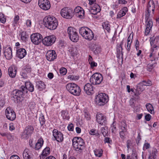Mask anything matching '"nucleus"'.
<instances>
[{
    "label": "nucleus",
    "mask_w": 159,
    "mask_h": 159,
    "mask_svg": "<svg viewBox=\"0 0 159 159\" xmlns=\"http://www.w3.org/2000/svg\"><path fill=\"white\" fill-rule=\"evenodd\" d=\"M43 21L45 26L50 30L56 29L58 25L57 20L55 17L50 16L45 17Z\"/></svg>",
    "instance_id": "1"
},
{
    "label": "nucleus",
    "mask_w": 159,
    "mask_h": 159,
    "mask_svg": "<svg viewBox=\"0 0 159 159\" xmlns=\"http://www.w3.org/2000/svg\"><path fill=\"white\" fill-rule=\"evenodd\" d=\"M72 142L73 148L76 151H81L84 147V142L80 137H74L72 139Z\"/></svg>",
    "instance_id": "2"
},
{
    "label": "nucleus",
    "mask_w": 159,
    "mask_h": 159,
    "mask_svg": "<svg viewBox=\"0 0 159 159\" xmlns=\"http://www.w3.org/2000/svg\"><path fill=\"white\" fill-rule=\"evenodd\" d=\"M66 88L70 93L76 96L80 95L81 92L80 87L74 83H69L66 86Z\"/></svg>",
    "instance_id": "3"
},
{
    "label": "nucleus",
    "mask_w": 159,
    "mask_h": 159,
    "mask_svg": "<svg viewBox=\"0 0 159 159\" xmlns=\"http://www.w3.org/2000/svg\"><path fill=\"white\" fill-rule=\"evenodd\" d=\"M79 33L83 37L89 40H91L94 37V34L92 31L86 27L80 28Z\"/></svg>",
    "instance_id": "4"
},
{
    "label": "nucleus",
    "mask_w": 159,
    "mask_h": 159,
    "mask_svg": "<svg viewBox=\"0 0 159 159\" xmlns=\"http://www.w3.org/2000/svg\"><path fill=\"white\" fill-rule=\"evenodd\" d=\"M109 98L105 93H101L96 97L95 102L99 105L103 106L108 101Z\"/></svg>",
    "instance_id": "5"
},
{
    "label": "nucleus",
    "mask_w": 159,
    "mask_h": 159,
    "mask_svg": "<svg viewBox=\"0 0 159 159\" xmlns=\"http://www.w3.org/2000/svg\"><path fill=\"white\" fill-rule=\"evenodd\" d=\"M102 80V76L99 73H96L93 74L91 76L90 79V83L94 85L100 84Z\"/></svg>",
    "instance_id": "6"
},
{
    "label": "nucleus",
    "mask_w": 159,
    "mask_h": 159,
    "mask_svg": "<svg viewBox=\"0 0 159 159\" xmlns=\"http://www.w3.org/2000/svg\"><path fill=\"white\" fill-rule=\"evenodd\" d=\"M68 33L70 40L73 42H76L78 40L79 37L76 30L72 27L68 28Z\"/></svg>",
    "instance_id": "7"
},
{
    "label": "nucleus",
    "mask_w": 159,
    "mask_h": 159,
    "mask_svg": "<svg viewBox=\"0 0 159 159\" xmlns=\"http://www.w3.org/2000/svg\"><path fill=\"white\" fill-rule=\"evenodd\" d=\"M26 90L25 89L24 86H21L20 88V90H15L12 92V96L15 98L20 100L19 98L22 97L24 94L26 93Z\"/></svg>",
    "instance_id": "8"
},
{
    "label": "nucleus",
    "mask_w": 159,
    "mask_h": 159,
    "mask_svg": "<svg viewBox=\"0 0 159 159\" xmlns=\"http://www.w3.org/2000/svg\"><path fill=\"white\" fill-rule=\"evenodd\" d=\"M61 16L64 18L70 19L73 16V12L72 9L67 7L62 9L61 11Z\"/></svg>",
    "instance_id": "9"
},
{
    "label": "nucleus",
    "mask_w": 159,
    "mask_h": 159,
    "mask_svg": "<svg viewBox=\"0 0 159 159\" xmlns=\"http://www.w3.org/2000/svg\"><path fill=\"white\" fill-rule=\"evenodd\" d=\"M56 39L54 35H50L45 37L42 40V43L46 46H50L55 43Z\"/></svg>",
    "instance_id": "10"
},
{
    "label": "nucleus",
    "mask_w": 159,
    "mask_h": 159,
    "mask_svg": "<svg viewBox=\"0 0 159 159\" xmlns=\"http://www.w3.org/2000/svg\"><path fill=\"white\" fill-rule=\"evenodd\" d=\"M6 118L9 120L12 121L16 118V114L13 109L10 107H7L5 110Z\"/></svg>",
    "instance_id": "11"
},
{
    "label": "nucleus",
    "mask_w": 159,
    "mask_h": 159,
    "mask_svg": "<svg viewBox=\"0 0 159 159\" xmlns=\"http://www.w3.org/2000/svg\"><path fill=\"white\" fill-rule=\"evenodd\" d=\"M31 42L35 44H38L42 42L43 37L40 34L35 33L32 34L30 36Z\"/></svg>",
    "instance_id": "12"
},
{
    "label": "nucleus",
    "mask_w": 159,
    "mask_h": 159,
    "mask_svg": "<svg viewBox=\"0 0 159 159\" xmlns=\"http://www.w3.org/2000/svg\"><path fill=\"white\" fill-rule=\"evenodd\" d=\"M34 129L30 125H28L25 127L23 134L22 137L24 139H28L33 132Z\"/></svg>",
    "instance_id": "13"
},
{
    "label": "nucleus",
    "mask_w": 159,
    "mask_h": 159,
    "mask_svg": "<svg viewBox=\"0 0 159 159\" xmlns=\"http://www.w3.org/2000/svg\"><path fill=\"white\" fill-rule=\"evenodd\" d=\"M38 5L41 9L44 10H48L51 7L50 2L48 0H39Z\"/></svg>",
    "instance_id": "14"
},
{
    "label": "nucleus",
    "mask_w": 159,
    "mask_h": 159,
    "mask_svg": "<svg viewBox=\"0 0 159 159\" xmlns=\"http://www.w3.org/2000/svg\"><path fill=\"white\" fill-rule=\"evenodd\" d=\"M53 135L55 139L58 142H61L63 141L64 138L62 134L56 129H54L52 131Z\"/></svg>",
    "instance_id": "15"
},
{
    "label": "nucleus",
    "mask_w": 159,
    "mask_h": 159,
    "mask_svg": "<svg viewBox=\"0 0 159 159\" xmlns=\"http://www.w3.org/2000/svg\"><path fill=\"white\" fill-rule=\"evenodd\" d=\"M46 57L47 60L49 61H53L57 58V54L55 51H48L46 54Z\"/></svg>",
    "instance_id": "16"
},
{
    "label": "nucleus",
    "mask_w": 159,
    "mask_h": 159,
    "mask_svg": "<svg viewBox=\"0 0 159 159\" xmlns=\"http://www.w3.org/2000/svg\"><path fill=\"white\" fill-rule=\"evenodd\" d=\"M97 122L101 125H104L107 122L105 116L101 113H98L96 116Z\"/></svg>",
    "instance_id": "17"
},
{
    "label": "nucleus",
    "mask_w": 159,
    "mask_h": 159,
    "mask_svg": "<svg viewBox=\"0 0 159 159\" xmlns=\"http://www.w3.org/2000/svg\"><path fill=\"white\" fill-rule=\"evenodd\" d=\"M84 90L88 95H91L94 93L93 86L89 83L87 84L84 86Z\"/></svg>",
    "instance_id": "18"
},
{
    "label": "nucleus",
    "mask_w": 159,
    "mask_h": 159,
    "mask_svg": "<svg viewBox=\"0 0 159 159\" xmlns=\"http://www.w3.org/2000/svg\"><path fill=\"white\" fill-rule=\"evenodd\" d=\"M3 50L5 58L8 60L11 59L12 57L11 48V47L6 48Z\"/></svg>",
    "instance_id": "19"
},
{
    "label": "nucleus",
    "mask_w": 159,
    "mask_h": 159,
    "mask_svg": "<svg viewBox=\"0 0 159 159\" xmlns=\"http://www.w3.org/2000/svg\"><path fill=\"white\" fill-rule=\"evenodd\" d=\"M101 10V8L100 6L97 4H95L93 7H91L90 9H89V11L90 13L96 15Z\"/></svg>",
    "instance_id": "20"
},
{
    "label": "nucleus",
    "mask_w": 159,
    "mask_h": 159,
    "mask_svg": "<svg viewBox=\"0 0 159 159\" xmlns=\"http://www.w3.org/2000/svg\"><path fill=\"white\" fill-rule=\"evenodd\" d=\"M26 54V50L23 48H20L16 50V56L20 59L24 58Z\"/></svg>",
    "instance_id": "21"
},
{
    "label": "nucleus",
    "mask_w": 159,
    "mask_h": 159,
    "mask_svg": "<svg viewBox=\"0 0 159 159\" xmlns=\"http://www.w3.org/2000/svg\"><path fill=\"white\" fill-rule=\"evenodd\" d=\"M8 74L11 78H15L16 73V69L13 66H11L8 69Z\"/></svg>",
    "instance_id": "22"
},
{
    "label": "nucleus",
    "mask_w": 159,
    "mask_h": 159,
    "mask_svg": "<svg viewBox=\"0 0 159 159\" xmlns=\"http://www.w3.org/2000/svg\"><path fill=\"white\" fill-rule=\"evenodd\" d=\"M155 8L154 2L153 0H150L148 4L147 11H151L152 10L153 13Z\"/></svg>",
    "instance_id": "23"
},
{
    "label": "nucleus",
    "mask_w": 159,
    "mask_h": 159,
    "mask_svg": "<svg viewBox=\"0 0 159 159\" xmlns=\"http://www.w3.org/2000/svg\"><path fill=\"white\" fill-rule=\"evenodd\" d=\"M25 89L26 90V93H27L28 90L30 92H32L34 90V86L30 82H26L25 83Z\"/></svg>",
    "instance_id": "24"
},
{
    "label": "nucleus",
    "mask_w": 159,
    "mask_h": 159,
    "mask_svg": "<svg viewBox=\"0 0 159 159\" xmlns=\"http://www.w3.org/2000/svg\"><path fill=\"white\" fill-rule=\"evenodd\" d=\"M128 11V9L126 7H124L119 12L117 16V18H120L124 16Z\"/></svg>",
    "instance_id": "25"
},
{
    "label": "nucleus",
    "mask_w": 159,
    "mask_h": 159,
    "mask_svg": "<svg viewBox=\"0 0 159 159\" xmlns=\"http://www.w3.org/2000/svg\"><path fill=\"white\" fill-rule=\"evenodd\" d=\"M30 151L28 149H25L23 153V157L24 159H31V157L30 154Z\"/></svg>",
    "instance_id": "26"
},
{
    "label": "nucleus",
    "mask_w": 159,
    "mask_h": 159,
    "mask_svg": "<svg viewBox=\"0 0 159 159\" xmlns=\"http://www.w3.org/2000/svg\"><path fill=\"white\" fill-rule=\"evenodd\" d=\"M43 141L42 138H40L35 145V150L39 149L43 145Z\"/></svg>",
    "instance_id": "27"
},
{
    "label": "nucleus",
    "mask_w": 159,
    "mask_h": 159,
    "mask_svg": "<svg viewBox=\"0 0 159 159\" xmlns=\"http://www.w3.org/2000/svg\"><path fill=\"white\" fill-rule=\"evenodd\" d=\"M146 107L147 110L151 114L154 113V109L152 105L150 103H148L146 105Z\"/></svg>",
    "instance_id": "28"
},
{
    "label": "nucleus",
    "mask_w": 159,
    "mask_h": 159,
    "mask_svg": "<svg viewBox=\"0 0 159 159\" xmlns=\"http://www.w3.org/2000/svg\"><path fill=\"white\" fill-rule=\"evenodd\" d=\"M36 87L40 91H41L45 88V85L43 82L40 81L37 83Z\"/></svg>",
    "instance_id": "29"
},
{
    "label": "nucleus",
    "mask_w": 159,
    "mask_h": 159,
    "mask_svg": "<svg viewBox=\"0 0 159 159\" xmlns=\"http://www.w3.org/2000/svg\"><path fill=\"white\" fill-rule=\"evenodd\" d=\"M95 155L96 157H100L102 156L103 151L101 149H95L93 150Z\"/></svg>",
    "instance_id": "30"
},
{
    "label": "nucleus",
    "mask_w": 159,
    "mask_h": 159,
    "mask_svg": "<svg viewBox=\"0 0 159 159\" xmlns=\"http://www.w3.org/2000/svg\"><path fill=\"white\" fill-rule=\"evenodd\" d=\"M61 115L64 119L68 120L70 117L68 115V112L67 111H62L61 112Z\"/></svg>",
    "instance_id": "31"
},
{
    "label": "nucleus",
    "mask_w": 159,
    "mask_h": 159,
    "mask_svg": "<svg viewBox=\"0 0 159 159\" xmlns=\"http://www.w3.org/2000/svg\"><path fill=\"white\" fill-rule=\"evenodd\" d=\"M20 35L21 36L22 40L24 41L26 40L28 37V35L26 34V32L24 31H21Z\"/></svg>",
    "instance_id": "32"
},
{
    "label": "nucleus",
    "mask_w": 159,
    "mask_h": 159,
    "mask_svg": "<svg viewBox=\"0 0 159 159\" xmlns=\"http://www.w3.org/2000/svg\"><path fill=\"white\" fill-rule=\"evenodd\" d=\"M102 26L103 28L106 30L108 32H109L110 30V25L107 22H105L102 24Z\"/></svg>",
    "instance_id": "33"
},
{
    "label": "nucleus",
    "mask_w": 159,
    "mask_h": 159,
    "mask_svg": "<svg viewBox=\"0 0 159 159\" xmlns=\"http://www.w3.org/2000/svg\"><path fill=\"white\" fill-rule=\"evenodd\" d=\"M50 148L49 147H46L43 151L42 155L43 156H46L50 154Z\"/></svg>",
    "instance_id": "34"
},
{
    "label": "nucleus",
    "mask_w": 159,
    "mask_h": 159,
    "mask_svg": "<svg viewBox=\"0 0 159 159\" xmlns=\"http://www.w3.org/2000/svg\"><path fill=\"white\" fill-rule=\"evenodd\" d=\"M139 84L142 85L150 86L152 85V82L149 80L147 81L143 80L142 82H140Z\"/></svg>",
    "instance_id": "35"
},
{
    "label": "nucleus",
    "mask_w": 159,
    "mask_h": 159,
    "mask_svg": "<svg viewBox=\"0 0 159 159\" xmlns=\"http://www.w3.org/2000/svg\"><path fill=\"white\" fill-rule=\"evenodd\" d=\"M135 100L134 98H131L129 100L130 105L134 109L136 108Z\"/></svg>",
    "instance_id": "36"
},
{
    "label": "nucleus",
    "mask_w": 159,
    "mask_h": 159,
    "mask_svg": "<svg viewBox=\"0 0 159 159\" xmlns=\"http://www.w3.org/2000/svg\"><path fill=\"white\" fill-rule=\"evenodd\" d=\"M6 18L5 15L2 13H0V20L1 23L4 24L6 22Z\"/></svg>",
    "instance_id": "37"
},
{
    "label": "nucleus",
    "mask_w": 159,
    "mask_h": 159,
    "mask_svg": "<svg viewBox=\"0 0 159 159\" xmlns=\"http://www.w3.org/2000/svg\"><path fill=\"white\" fill-rule=\"evenodd\" d=\"M31 67L29 65H26L24 67L23 70L25 72H26L27 73H30L31 72Z\"/></svg>",
    "instance_id": "38"
},
{
    "label": "nucleus",
    "mask_w": 159,
    "mask_h": 159,
    "mask_svg": "<svg viewBox=\"0 0 159 159\" xmlns=\"http://www.w3.org/2000/svg\"><path fill=\"white\" fill-rule=\"evenodd\" d=\"M84 9H83L79 13L76 14V16L80 19H82L84 18Z\"/></svg>",
    "instance_id": "39"
},
{
    "label": "nucleus",
    "mask_w": 159,
    "mask_h": 159,
    "mask_svg": "<svg viewBox=\"0 0 159 159\" xmlns=\"http://www.w3.org/2000/svg\"><path fill=\"white\" fill-rule=\"evenodd\" d=\"M68 78L72 80H77L79 79V77L78 76L74 75H69L68 76Z\"/></svg>",
    "instance_id": "40"
},
{
    "label": "nucleus",
    "mask_w": 159,
    "mask_h": 159,
    "mask_svg": "<svg viewBox=\"0 0 159 159\" xmlns=\"http://www.w3.org/2000/svg\"><path fill=\"white\" fill-rule=\"evenodd\" d=\"M39 120L41 125H43L45 123V120L44 116L41 115L39 118Z\"/></svg>",
    "instance_id": "41"
},
{
    "label": "nucleus",
    "mask_w": 159,
    "mask_h": 159,
    "mask_svg": "<svg viewBox=\"0 0 159 159\" xmlns=\"http://www.w3.org/2000/svg\"><path fill=\"white\" fill-rule=\"evenodd\" d=\"M146 27L151 28L152 26V20L149 19L146 21Z\"/></svg>",
    "instance_id": "42"
},
{
    "label": "nucleus",
    "mask_w": 159,
    "mask_h": 159,
    "mask_svg": "<svg viewBox=\"0 0 159 159\" xmlns=\"http://www.w3.org/2000/svg\"><path fill=\"white\" fill-rule=\"evenodd\" d=\"M59 71L60 73L62 75H65L67 73V70L64 67L61 68Z\"/></svg>",
    "instance_id": "43"
},
{
    "label": "nucleus",
    "mask_w": 159,
    "mask_h": 159,
    "mask_svg": "<svg viewBox=\"0 0 159 159\" xmlns=\"http://www.w3.org/2000/svg\"><path fill=\"white\" fill-rule=\"evenodd\" d=\"M115 122H113L111 126V130L112 133L116 134V128L114 125Z\"/></svg>",
    "instance_id": "44"
},
{
    "label": "nucleus",
    "mask_w": 159,
    "mask_h": 159,
    "mask_svg": "<svg viewBox=\"0 0 159 159\" xmlns=\"http://www.w3.org/2000/svg\"><path fill=\"white\" fill-rule=\"evenodd\" d=\"M83 9L80 6L76 7L74 9V12L75 13L76 15V14L79 13Z\"/></svg>",
    "instance_id": "45"
},
{
    "label": "nucleus",
    "mask_w": 159,
    "mask_h": 159,
    "mask_svg": "<svg viewBox=\"0 0 159 159\" xmlns=\"http://www.w3.org/2000/svg\"><path fill=\"white\" fill-rule=\"evenodd\" d=\"M84 117L87 120H89L91 119L90 115L88 111H84Z\"/></svg>",
    "instance_id": "46"
},
{
    "label": "nucleus",
    "mask_w": 159,
    "mask_h": 159,
    "mask_svg": "<svg viewBox=\"0 0 159 159\" xmlns=\"http://www.w3.org/2000/svg\"><path fill=\"white\" fill-rule=\"evenodd\" d=\"M93 50L94 53L95 54H98L101 52L100 48L98 47H96V48H94L93 49Z\"/></svg>",
    "instance_id": "47"
},
{
    "label": "nucleus",
    "mask_w": 159,
    "mask_h": 159,
    "mask_svg": "<svg viewBox=\"0 0 159 159\" xmlns=\"http://www.w3.org/2000/svg\"><path fill=\"white\" fill-rule=\"evenodd\" d=\"M157 150L155 148L153 149L152 151V152L150 156H152V157L154 158H156V156H157Z\"/></svg>",
    "instance_id": "48"
},
{
    "label": "nucleus",
    "mask_w": 159,
    "mask_h": 159,
    "mask_svg": "<svg viewBox=\"0 0 159 159\" xmlns=\"http://www.w3.org/2000/svg\"><path fill=\"white\" fill-rule=\"evenodd\" d=\"M101 132L103 134V135L105 137L107 135V134L108 133L107 130L105 129V128L102 127L101 129Z\"/></svg>",
    "instance_id": "49"
},
{
    "label": "nucleus",
    "mask_w": 159,
    "mask_h": 159,
    "mask_svg": "<svg viewBox=\"0 0 159 159\" xmlns=\"http://www.w3.org/2000/svg\"><path fill=\"white\" fill-rule=\"evenodd\" d=\"M143 90H141V89L139 90L138 88L136 89L135 92H134V95L136 96H138L143 91Z\"/></svg>",
    "instance_id": "50"
},
{
    "label": "nucleus",
    "mask_w": 159,
    "mask_h": 159,
    "mask_svg": "<svg viewBox=\"0 0 159 159\" xmlns=\"http://www.w3.org/2000/svg\"><path fill=\"white\" fill-rule=\"evenodd\" d=\"M151 11H147V12H146V15H145V20H146V22L148 20H149V19L150 17V13Z\"/></svg>",
    "instance_id": "51"
},
{
    "label": "nucleus",
    "mask_w": 159,
    "mask_h": 159,
    "mask_svg": "<svg viewBox=\"0 0 159 159\" xmlns=\"http://www.w3.org/2000/svg\"><path fill=\"white\" fill-rule=\"evenodd\" d=\"M150 147V144L148 143H145L144 144L143 146V150H146V149L149 148Z\"/></svg>",
    "instance_id": "52"
},
{
    "label": "nucleus",
    "mask_w": 159,
    "mask_h": 159,
    "mask_svg": "<svg viewBox=\"0 0 159 159\" xmlns=\"http://www.w3.org/2000/svg\"><path fill=\"white\" fill-rule=\"evenodd\" d=\"M68 129L69 131H73L74 130V125H73L71 123L69 124L68 127Z\"/></svg>",
    "instance_id": "53"
},
{
    "label": "nucleus",
    "mask_w": 159,
    "mask_h": 159,
    "mask_svg": "<svg viewBox=\"0 0 159 159\" xmlns=\"http://www.w3.org/2000/svg\"><path fill=\"white\" fill-rule=\"evenodd\" d=\"M120 124V127H127V125L126 124V122L125 120H122V121L121 122Z\"/></svg>",
    "instance_id": "54"
},
{
    "label": "nucleus",
    "mask_w": 159,
    "mask_h": 159,
    "mask_svg": "<svg viewBox=\"0 0 159 159\" xmlns=\"http://www.w3.org/2000/svg\"><path fill=\"white\" fill-rule=\"evenodd\" d=\"M20 75L22 78H23L25 79L27 77L26 73H25V72L23 71H23L20 72Z\"/></svg>",
    "instance_id": "55"
},
{
    "label": "nucleus",
    "mask_w": 159,
    "mask_h": 159,
    "mask_svg": "<svg viewBox=\"0 0 159 159\" xmlns=\"http://www.w3.org/2000/svg\"><path fill=\"white\" fill-rule=\"evenodd\" d=\"M31 21L30 20H27L26 21V24L27 27H31Z\"/></svg>",
    "instance_id": "56"
},
{
    "label": "nucleus",
    "mask_w": 159,
    "mask_h": 159,
    "mask_svg": "<svg viewBox=\"0 0 159 159\" xmlns=\"http://www.w3.org/2000/svg\"><path fill=\"white\" fill-rule=\"evenodd\" d=\"M96 133V131L94 129H91L89 132V134L91 135H95Z\"/></svg>",
    "instance_id": "57"
},
{
    "label": "nucleus",
    "mask_w": 159,
    "mask_h": 159,
    "mask_svg": "<svg viewBox=\"0 0 159 159\" xmlns=\"http://www.w3.org/2000/svg\"><path fill=\"white\" fill-rule=\"evenodd\" d=\"M151 116L150 114H147L145 116V120L147 121H149L151 119Z\"/></svg>",
    "instance_id": "58"
},
{
    "label": "nucleus",
    "mask_w": 159,
    "mask_h": 159,
    "mask_svg": "<svg viewBox=\"0 0 159 159\" xmlns=\"http://www.w3.org/2000/svg\"><path fill=\"white\" fill-rule=\"evenodd\" d=\"M151 29V28L146 27V28L145 30V34L146 35H148Z\"/></svg>",
    "instance_id": "59"
},
{
    "label": "nucleus",
    "mask_w": 159,
    "mask_h": 159,
    "mask_svg": "<svg viewBox=\"0 0 159 159\" xmlns=\"http://www.w3.org/2000/svg\"><path fill=\"white\" fill-rule=\"evenodd\" d=\"M127 147L128 149H129L130 148V146L131 145V140H128L126 142Z\"/></svg>",
    "instance_id": "60"
},
{
    "label": "nucleus",
    "mask_w": 159,
    "mask_h": 159,
    "mask_svg": "<svg viewBox=\"0 0 159 159\" xmlns=\"http://www.w3.org/2000/svg\"><path fill=\"white\" fill-rule=\"evenodd\" d=\"M19 19V16L17 15L15 16L14 18V22L15 24H16L18 20Z\"/></svg>",
    "instance_id": "61"
},
{
    "label": "nucleus",
    "mask_w": 159,
    "mask_h": 159,
    "mask_svg": "<svg viewBox=\"0 0 159 159\" xmlns=\"http://www.w3.org/2000/svg\"><path fill=\"white\" fill-rule=\"evenodd\" d=\"M10 159H20V158L17 155H13L10 157Z\"/></svg>",
    "instance_id": "62"
},
{
    "label": "nucleus",
    "mask_w": 159,
    "mask_h": 159,
    "mask_svg": "<svg viewBox=\"0 0 159 159\" xmlns=\"http://www.w3.org/2000/svg\"><path fill=\"white\" fill-rule=\"evenodd\" d=\"M90 66L91 68H93L94 67H96L97 66V63L94 61H93L90 64Z\"/></svg>",
    "instance_id": "63"
},
{
    "label": "nucleus",
    "mask_w": 159,
    "mask_h": 159,
    "mask_svg": "<svg viewBox=\"0 0 159 159\" xmlns=\"http://www.w3.org/2000/svg\"><path fill=\"white\" fill-rule=\"evenodd\" d=\"M125 132L120 131V138L122 139L125 138Z\"/></svg>",
    "instance_id": "64"
}]
</instances>
